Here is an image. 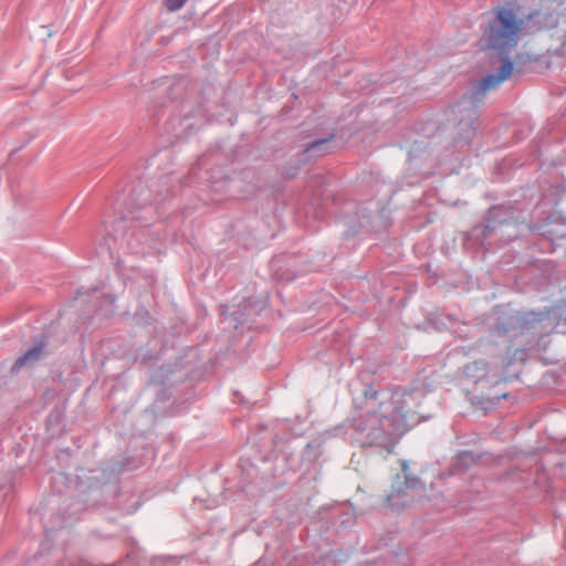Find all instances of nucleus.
I'll use <instances>...</instances> for the list:
<instances>
[{"instance_id": "obj_5", "label": "nucleus", "mask_w": 566, "mask_h": 566, "mask_svg": "<svg viewBox=\"0 0 566 566\" xmlns=\"http://www.w3.org/2000/svg\"><path fill=\"white\" fill-rule=\"evenodd\" d=\"M188 0H166L165 7L168 11L175 12L180 10Z\"/></svg>"}, {"instance_id": "obj_2", "label": "nucleus", "mask_w": 566, "mask_h": 566, "mask_svg": "<svg viewBox=\"0 0 566 566\" xmlns=\"http://www.w3.org/2000/svg\"><path fill=\"white\" fill-rule=\"evenodd\" d=\"M410 399L411 396L409 394L396 391L389 401L381 402L382 427L380 431L374 434V439L369 444L379 443L381 433H402L406 431L408 420L415 415L410 408H406Z\"/></svg>"}, {"instance_id": "obj_3", "label": "nucleus", "mask_w": 566, "mask_h": 566, "mask_svg": "<svg viewBox=\"0 0 566 566\" xmlns=\"http://www.w3.org/2000/svg\"><path fill=\"white\" fill-rule=\"evenodd\" d=\"M44 345L42 343L34 345L22 357L18 358L12 367L13 370L20 369L22 366L40 359L43 354Z\"/></svg>"}, {"instance_id": "obj_1", "label": "nucleus", "mask_w": 566, "mask_h": 566, "mask_svg": "<svg viewBox=\"0 0 566 566\" xmlns=\"http://www.w3.org/2000/svg\"><path fill=\"white\" fill-rule=\"evenodd\" d=\"M532 18L518 15L517 11L509 6H497L490 11L480 40V48L484 51H493L502 62L496 73L489 74L475 82L470 94L463 96L457 105L455 112L464 120L470 123L476 119V107L483 96L497 88L514 71V64L510 54L516 49L525 30L526 22Z\"/></svg>"}, {"instance_id": "obj_6", "label": "nucleus", "mask_w": 566, "mask_h": 566, "mask_svg": "<svg viewBox=\"0 0 566 566\" xmlns=\"http://www.w3.org/2000/svg\"><path fill=\"white\" fill-rule=\"evenodd\" d=\"M410 489L409 482H406L405 489H399L397 491H394L388 497L387 502L389 503L395 496H398L400 494L409 495L408 490Z\"/></svg>"}, {"instance_id": "obj_4", "label": "nucleus", "mask_w": 566, "mask_h": 566, "mask_svg": "<svg viewBox=\"0 0 566 566\" xmlns=\"http://www.w3.org/2000/svg\"><path fill=\"white\" fill-rule=\"evenodd\" d=\"M486 367L484 361H472L464 366L463 373L468 378L478 380L486 374Z\"/></svg>"}]
</instances>
